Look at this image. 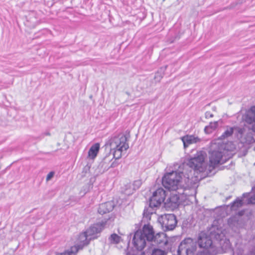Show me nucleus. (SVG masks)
<instances>
[{
  "label": "nucleus",
  "instance_id": "22",
  "mask_svg": "<svg viewBox=\"0 0 255 255\" xmlns=\"http://www.w3.org/2000/svg\"><path fill=\"white\" fill-rule=\"evenodd\" d=\"M228 224L233 230H236L240 226V223L238 217L234 216L228 220Z\"/></svg>",
  "mask_w": 255,
  "mask_h": 255
},
{
  "label": "nucleus",
  "instance_id": "21",
  "mask_svg": "<svg viewBox=\"0 0 255 255\" xmlns=\"http://www.w3.org/2000/svg\"><path fill=\"white\" fill-rule=\"evenodd\" d=\"M100 148L98 143L93 145L90 148L88 152V157L91 159H94L97 155Z\"/></svg>",
  "mask_w": 255,
  "mask_h": 255
},
{
  "label": "nucleus",
  "instance_id": "10",
  "mask_svg": "<svg viewBox=\"0 0 255 255\" xmlns=\"http://www.w3.org/2000/svg\"><path fill=\"white\" fill-rule=\"evenodd\" d=\"M126 143H127V137L122 133L112 137L109 140L111 149H115L121 144L124 147V144Z\"/></svg>",
  "mask_w": 255,
  "mask_h": 255
},
{
  "label": "nucleus",
  "instance_id": "30",
  "mask_svg": "<svg viewBox=\"0 0 255 255\" xmlns=\"http://www.w3.org/2000/svg\"><path fill=\"white\" fill-rule=\"evenodd\" d=\"M54 173L53 172H49L46 177V180L49 181L54 176Z\"/></svg>",
  "mask_w": 255,
  "mask_h": 255
},
{
  "label": "nucleus",
  "instance_id": "27",
  "mask_svg": "<svg viewBox=\"0 0 255 255\" xmlns=\"http://www.w3.org/2000/svg\"><path fill=\"white\" fill-rule=\"evenodd\" d=\"M115 159V160L112 163H110V165H106L105 166V170L106 171L108 170L110 168H114L118 165L119 163L116 161L117 159L116 158Z\"/></svg>",
  "mask_w": 255,
  "mask_h": 255
},
{
  "label": "nucleus",
  "instance_id": "33",
  "mask_svg": "<svg viewBox=\"0 0 255 255\" xmlns=\"http://www.w3.org/2000/svg\"><path fill=\"white\" fill-rule=\"evenodd\" d=\"M250 255H255V248L251 252Z\"/></svg>",
  "mask_w": 255,
  "mask_h": 255
},
{
  "label": "nucleus",
  "instance_id": "18",
  "mask_svg": "<svg viewBox=\"0 0 255 255\" xmlns=\"http://www.w3.org/2000/svg\"><path fill=\"white\" fill-rule=\"evenodd\" d=\"M181 138L183 143L184 148L188 147L190 144L196 143L200 141V139L197 136L192 135H186Z\"/></svg>",
  "mask_w": 255,
  "mask_h": 255
},
{
  "label": "nucleus",
  "instance_id": "13",
  "mask_svg": "<svg viewBox=\"0 0 255 255\" xmlns=\"http://www.w3.org/2000/svg\"><path fill=\"white\" fill-rule=\"evenodd\" d=\"M137 232H140L142 234V236L148 241H151L153 240L155 236L153 228L149 224L144 225L142 230L137 231Z\"/></svg>",
  "mask_w": 255,
  "mask_h": 255
},
{
  "label": "nucleus",
  "instance_id": "34",
  "mask_svg": "<svg viewBox=\"0 0 255 255\" xmlns=\"http://www.w3.org/2000/svg\"><path fill=\"white\" fill-rule=\"evenodd\" d=\"M178 193L179 194H183V192H180V191H178Z\"/></svg>",
  "mask_w": 255,
  "mask_h": 255
},
{
  "label": "nucleus",
  "instance_id": "9",
  "mask_svg": "<svg viewBox=\"0 0 255 255\" xmlns=\"http://www.w3.org/2000/svg\"><path fill=\"white\" fill-rule=\"evenodd\" d=\"M106 222L97 223L91 226L87 230V234L90 236V239H94L97 238V234L100 233L104 228Z\"/></svg>",
  "mask_w": 255,
  "mask_h": 255
},
{
  "label": "nucleus",
  "instance_id": "16",
  "mask_svg": "<svg viewBox=\"0 0 255 255\" xmlns=\"http://www.w3.org/2000/svg\"><path fill=\"white\" fill-rule=\"evenodd\" d=\"M124 147H123V146L121 144V145L118 146L117 148L115 149H111V152H112V154L114 155V157H115L116 159L121 158L122 156V154L124 152H126L129 148V145L128 143L124 144Z\"/></svg>",
  "mask_w": 255,
  "mask_h": 255
},
{
  "label": "nucleus",
  "instance_id": "2",
  "mask_svg": "<svg viewBox=\"0 0 255 255\" xmlns=\"http://www.w3.org/2000/svg\"><path fill=\"white\" fill-rule=\"evenodd\" d=\"M184 169L183 171L178 172L172 171L166 173L162 178V184L169 190L176 191L186 189L191 187L197 180L196 177H191L193 168Z\"/></svg>",
  "mask_w": 255,
  "mask_h": 255
},
{
  "label": "nucleus",
  "instance_id": "31",
  "mask_svg": "<svg viewBox=\"0 0 255 255\" xmlns=\"http://www.w3.org/2000/svg\"><path fill=\"white\" fill-rule=\"evenodd\" d=\"M197 255H210L209 252L207 250H204L198 253Z\"/></svg>",
  "mask_w": 255,
  "mask_h": 255
},
{
  "label": "nucleus",
  "instance_id": "4",
  "mask_svg": "<svg viewBox=\"0 0 255 255\" xmlns=\"http://www.w3.org/2000/svg\"><path fill=\"white\" fill-rule=\"evenodd\" d=\"M196 249V243L191 238H186L179 246L178 255H192Z\"/></svg>",
  "mask_w": 255,
  "mask_h": 255
},
{
  "label": "nucleus",
  "instance_id": "11",
  "mask_svg": "<svg viewBox=\"0 0 255 255\" xmlns=\"http://www.w3.org/2000/svg\"><path fill=\"white\" fill-rule=\"evenodd\" d=\"M245 122L249 125V128L255 132V106L251 108L245 116Z\"/></svg>",
  "mask_w": 255,
  "mask_h": 255
},
{
  "label": "nucleus",
  "instance_id": "25",
  "mask_svg": "<svg viewBox=\"0 0 255 255\" xmlns=\"http://www.w3.org/2000/svg\"><path fill=\"white\" fill-rule=\"evenodd\" d=\"M109 241L111 244H119L122 240L121 237L116 234L111 235L109 238Z\"/></svg>",
  "mask_w": 255,
  "mask_h": 255
},
{
  "label": "nucleus",
  "instance_id": "23",
  "mask_svg": "<svg viewBox=\"0 0 255 255\" xmlns=\"http://www.w3.org/2000/svg\"><path fill=\"white\" fill-rule=\"evenodd\" d=\"M114 158H115V157H114V155L111 154V153H109L104 157L100 163V166L103 168V171H106L105 170V166L106 165H110L111 162Z\"/></svg>",
  "mask_w": 255,
  "mask_h": 255
},
{
  "label": "nucleus",
  "instance_id": "32",
  "mask_svg": "<svg viewBox=\"0 0 255 255\" xmlns=\"http://www.w3.org/2000/svg\"><path fill=\"white\" fill-rule=\"evenodd\" d=\"M56 255H72L69 252V251L68 250L65 253H58Z\"/></svg>",
  "mask_w": 255,
  "mask_h": 255
},
{
  "label": "nucleus",
  "instance_id": "28",
  "mask_svg": "<svg viewBox=\"0 0 255 255\" xmlns=\"http://www.w3.org/2000/svg\"><path fill=\"white\" fill-rule=\"evenodd\" d=\"M152 255H165V252L160 249H154L153 251Z\"/></svg>",
  "mask_w": 255,
  "mask_h": 255
},
{
  "label": "nucleus",
  "instance_id": "12",
  "mask_svg": "<svg viewBox=\"0 0 255 255\" xmlns=\"http://www.w3.org/2000/svg\"><path fill=\"white\" fill-rule=\"evenodd\" d=\"M133 243L137 250L141 251L145 246L146 239L142 236L140 232H136L133 238Z\"/></svg>",
  "mask_w": 255,
  "mask_h": 255
},
{
  "label": "nucleus",
  "instance_id": "19",
  "mask_svg": "<svg viewBox=\"0 0 255 255\" xmlns=\"http://www.w3.org/2000/svg\"><path fill=\"white\" fill-rule=\"evenodd\" d=\"M234 130H237L240 133V134L242 136L244 132V129L241 128H234L231 127H227L226 130L224 131V132L220 136L221 139H225L229 136H231Z\"/></svg>",
  "mask_w": 255,
  "mask_h": 255
},
{
  "label": "nucleus",
  "instance_id": "24",
  "mask_svg": "<svg viewBox=\"0 0 255 255\" xmlns=\"http://www.w3.org/2000/svg\"><path fill=\"white\" fill-rule=\"evenodd\" d=\"M218 126V122H211L208 126L205 127L204 131L207 134L211 133L216 129Z\"/></svg>",
  "mask_w": 255,
  "mask_h": 255
},
{
  "label": "nucleus",
  "instance_id": "3",
  "mask_svg": "<svg viewBox=\"0 0 255 255\" xmlns=\"http://www.w3.org/2000/svg\"><path fill=\"white\" fill-rule=\"evenodd\" d=\"M216 242H218L219 246L224 250L230 248V241L226 238L224 233L221 229L212 230L210 237L204 232H201L199 234L198 243L201 248L208 249L211 247L213 244H215Z\"/></svg>",
  "mask_w": 255,
  "mask_h": 255
},
{
  "label": "nucleus",
  "instance_id": "36",
  "mask_svg": "<svg viewBox=\"0 0 255 255\" xmlns=\"http://www.w3.org/2000/svg\"><path fill=\"white\" fill-rule=\"evenodd\" d=\"M219 139H221L220 138V137L219 138V139H217V141H219Z\"/></svg>",
  "mask_w": 255,
  "mask_h": 255
},
{
  "label": "nucleus",
  "instance_id": "37",
  "mask_svg": "<svg viewBox=\"0 0 255 255\" xmlns=\"http://www.w3.org/2000/svg\"><path fill=\"white\" fill-rule=\"evenodd\" d=\"M219 139H221L220 138V137L219 138V139H217V141H219Z\"/></svg>",
  "mask_w": 255,
  "mask_h": 255
},
{
  "label": "nucleus",
  "instance_id": "15",
  "mask_svg": "<svg viewBox=\"0 0 255 255\" xmlns=\"http://www.w3.org/2000/svg\"><path fill=\"white\" fill-rule=\"evenodd\" d=\"M151 241L153 242L155 244L160 246V247L164 246L167 245L168 240L166 235L164 233H159L156 234L153 240Z\"/></svg>",
  "mask_w": 255,
  "mask_h": 255
},
{
  "label": "nucleus",
  "instance_id": "14",
  "mask_svg": "<svg viewBox=\"0 0 255 255\" xmlns=\"http://www.w3.org/2000/svg\"><path fill=\"white\" fill-rule=\"evenodd\" d=\"M179 200V197L176 194H172L167 199L164 204L167 208L173 209L178 206Z\"/></svg>",
  "mask_w": 255,
  "mask_h": 255
},
{
  "label": "nucleus",
  "instance_id": "29",
  "mask_svg": "<svg viewBox=\"0 0 255 255\" xmlns=\"http://www.w3.org/2000/svg\"><path fill=\"white\" fill-rule=\"evenodd\" d=\"M214 117V115L211 113L209 111H207L205 113V118L206 119H209V118H213Z\"/></svg>",
  "mask_w": 255,
  "mask_h": 255
},
{
  "label": "nucleus",
  "instance_id": "8",
  "mask_svg": "<svg viewBox=\"0 0 255 255\" xmlns=\"http://www.w3.org/2000/svg\"><path fill=\"white\" fill-rule=\"evenodd\" d=\"M91 240L86 231L81 233L79 237V244L72 247L68 251L72 255H76L79 250H82L84 246L89 244Z\"/></svg>",
  "mask_w": 255,
  "mask_h": 255
},
{
  "label": "nucleus",
  "instance_id": "6",
  "mask_svg": "<svg viewBox=\"0 0 255 255\" xmlns=\"http://www.w3.org/2000/svg\"><path fill=\"white\" fill-rule=\"evenodd\" d=\"M253 195L249 197L248 194H244L242 199L238 198L231 204V209L236 211L244 204H255V186L253 188Z\"/></svg>",
  "mask_w": 255,
  "mask_h": 255
},
{
  "label": "nucleus",
  "instance_id": "26",
  "mask_svg": "<svg viewBox=\"0 0 255 255\" xmlns=\"http://www.w3.org/2000/svg\"><path fill=\"white\" fill-rule=\"evenodd\" d=\"M165 68H161L159 71H158L157 73H155L154 78L157 81H160L161 78L163 77V76L164 75V71L165 69Z\"/></svg>",
  "mask_w": 255,
  "mask_h": 255
},
{
  "label": "nucleus",
  "instance_id": "5",
  "mask_svg": "<svg viewBox=\"0 0 255 255\" xmlns=\"http://www.w3.org/2000/svg\"><path fill=\"white\" fill-rule=\"evenodd\" d=\"M158 221L164 231L173 230L177 224L176 217L172 214L161 215L158 218Z\"/></svg>",
  "mask_w": 255,
  "mask_h": 255
},
{
  "label": "nucleus",
  "instance_id": "17",
  "mask_svg": "<svg viewBox=\"0 0 255 255\" xmlns=\"http://www.w3.org/2000/svg\"><path fill=\"white\" fill-rule=\"evenodd\" d=\"M114 207V203L112 201H109L100 205L98 212L100 214H104L112 211Z\"/></svg>",
  "mask_w": 255,
  "mask_h": 255
},
{
  "label": "nucleus",
  "instance_id": "1",
  "mask_svg": "<svg viewBox=\"0 0 255 255\" xmlns=\"http://www.w3.org/2000/svg\"><path fill=\"white\" fill-rule=\"evenodd\" d=\"M225 151L224 145L220 142L213 141L211 143V150L209 152L210 164L207 165L205 161L206 157L205 152L200 151L197 152L194 157L190 158L187 165L190 168H193L194 172H203L206 169L211 171L214 167L219 164L224 163V158Z\"/></svg>",
  "mask_w": 255,
  "mask_h": 255
},
{
  "label": "nucleus",
  "instance_id": "20",
  "mask_svg": "<svg viewBox=\"0 0 255 255\" xmlns=\"http://www.w3.org/2000/svg\"><path fill=\"white\" fill-rule=\"evenodd\" d=\"M141 184V181L140 180H137L133 182L132 185L133 186L132 188H131V185H127L126 186H127L128 188L124 190V193L127 195H129L132 194L133 191L138 189L140 186Z\"/></svg>",
  "mask_w": 255,
  "mask_h": 255
},
{
  "label": "nucleus",
  "instance_id": "38",
  "mask_svg": "<svg viewBox=\"0 0 255 255\" xmlns=\"http://www.w3.org/2000/svg\"><path fill=\"white\" fill-rule=\"evenodd\" d=\"M254 164L255 165V164Z\"/></svg>",
  "mask_w": 255,
  "mask_h": 255
},
{
  "label": "nucleus",
  "instance_id": "7",
  "mask_svg": "<svg viewBox=\"0 0 255 255\" xmlns=\"http://www.w3.org/2000/svg\"><path fill=\"white\" fill-rule=\"evenodd\" d=\"M165 191L159 188L153 192L149 200V206L151 208L157 207L165 200Z\"/></svg>",
  "mask_w": 255,
  "mask_h": 255
},
{
  "label": "nucleus",
  "instance_id": "35",
  "mask_svg": "<svg viewBox=\"0 0 255 255\" xmlns=\"http://www.w3.org/2000/svg\"><path fill=\"white\" fill-rule=\"evenodd\" d=\"M215 109H216V108H215V107L213 108V109L214 110H215Z\"/></svg>",
  "mask_w": 255,
  "mask_h": 255
}]
</instances>
